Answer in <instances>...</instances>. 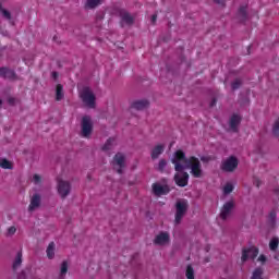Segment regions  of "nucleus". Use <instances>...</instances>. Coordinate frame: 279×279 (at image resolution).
Masks as SVG:
<instances>
[{"mask_svg": "<svg viewBox=\"0 0 279 279\" xmlns=\"http://www.w3.org/2000/svg\"><path fill=\"white\" fill-rule=\"evenodd\" d=\"M171 162L174 165L175 171H186V169H191L193 178L202 177V162H199V159L196 157L186 158V154H184V151L177 150L172 155Z\"/></svg>", "mask_w": 279, "mask_h": 279, "instance_id": "1", "label": "nucleus"}, {"mask_svg": "<svg viewBox=\"0 0 279 279\" xmlns=\"http://www.w3.org/2000/svg\"><path fill=\"white\" fill-rule=\"evenodd\" d=\"M80 97L87 108H95V101L97 98L95 97V93H93L90 87H84L80 93Z\"/></svg>", "mask_w": 279, "mask_h": 279, "instance_id": "2", "label": "nucleus"}, {"mask_svg": "<svg viewBox=\"0 0 279 279\" xmlns=\"http://www.w3.org/2000/svg\"><path fill=\"white\" fill-rule=\"evenodd\" d=\"M236 167H239V159L235 156H230L229 158L222 160L220 165L221 171H225L226 173L236 171Z\"/></svg>", "mask_w": 279, "mask_h": 279, "instance_id": "3", "label": "nucleus"}, {"mask_svg": "<svg viewBox=\"0 0 279 279\" xmlns=\"http://www.w3.org/2000/svg\"><path fill=\"white\" fill-rule=\"evenodd\" d=\"M81 128V136L83 138H90V134H93V120L90 116L83 117Z\"/></svg>", "mask_w": 279, "mask_h": 279, "instance_id": "4", "label": "nucleus"}, {"mask_svg": "<svg viewBox=\"0 0 279 279\" xmlns=\"http://www.w3.org/2000/svg\"><path fill=\"white\" fill-rule=\"evenodd\" d=\"M177 213H175V219H174V223H180L182 221V218L184 217V215H186V210L189 209V202L186 201H179L177 202Z\"/></svg>", "mask_w": 279, "mask_h": 279, "instance_id": "5", "label": "nucleus"}, {"mask_svg": "<svg viewBox=\"0 0 279 279\" xmlns=\"http://www.w3.org/2000/svg\"><path fill=\"white\" fill-rule=\"evenodd\" d=\"M112 166L118 173H123V168L125 167V156L121 153L116 154L112 160Z\"/></svg>", "mask_w": 279, "mask_h": 279, "instance_id": "6", "label": "nucleus"}, {"mask_svg": "<svg viewBox=\"0 0 279 279\" xmlns=\"http://www.w3.org/2000/svg\"><path fill=\"white\" fill-rule=\"evenodd\" d=\"M174 182L178 186L184 187L189 184V172L177 171L174 175Z\"/></svg>", "mask_w": 279, "mask_h": 279, "instance_id": "7", "label": "nucleus"}, {"mask_svg": "<svg viewBox=\"0 0 279 279\" xmlns=\"http://www.w3.org/2000/svg\"><path fill=\"white\" fill-rule=\"evenodd\" d=\"M58 193L64 199V197L69 196V193H71V183L69 181H62L60 180L58 182Z\"/></svg>", "mask_w": 279, "mask_h": 279, "instance_id": "8", "label": "nucleus"}, {"mask_svg": "<svg viewBox=\"0 0 279 279\" xmlns=\"http://www.w3.org/2000/svg\"><path fill=\"white\" fill-rule=\"evenodd\" d=\"M171 189H169V185H163L160 183H154L153 184V193L157 197H162V195H168L170 193Z\"/></svg>", "mask_w": 279, "mask_h": 279, "instance_id": "9", "label": "nucleus"}, {"mask_svg": "<svg viewBox=\"0 0 279 279\" xmlns=\"http://www.w3.org/2000/svg\"><path fill=\"white\" fill-rule=\"evenodd\" d=\"M40 204H43V197L40 194H33L31 197V203L28 205V213H34V210H38L40 208Z\"/></svg>", "mask_w": 279, "mask_h": 279, "instance_id": "10", "label": "nucleus"}, {"mask_svg": "<svg viewBox=\"0 0 279 279\" xmlns=\"http://www.w3.org/2000/svg\"><path fill=\"white\" fill-rule=\"evenodd\" d=\"M170 241L171 236L169 235V232H160L155 236L154 244L165 246L169 245Z\"/></svg>", "mask_w": 279, "mask_h": 279, "instance_id": "11", "label": "nucleus"}, {"mask_svg": "<svg viewBox=\"0 0 279 279\" xmlns=\"http://www.w3.org/2000/svg\"><path fill=\"white\" fill-rule=\"evenodd\" d=\"M256 256H258V248L252 246L250 248H243L242 250V257L241 260L242 263H245L248 260V258H256Z\"/></svg>", "mask_w": 279, "mask_h": 279, "instance_id": "12", "label": "nucleus"}, {"mask_svg": "<svg viewBox=\"0 0 279 279\" xmlns=\"http://www.w3.org/2000/svg\"><path fill=\"white\" fill-rule=\"evenodd\" d=\"M234 208V202L233 201H229L227 202L220 211V219H222L223 221H226V219H228V217H230V215H232V210Z\"/></svg>", "mask_w": 279, "mask_h": 279, "instance_id": "13", "label": "nucleus"}, {"mask_svg": "<svg viewBox=\"0 0 279 279\" xmlns=\"http://www.w3.org/2000/svg\"><path fill=\"white\" fill-rule=\"evenodd\" d=\"M165 153V144L156 145L150 151L151 160H158L160 156Z\"/></svg>", "mask_w": 279, "mask_h": 279, "instance_id": "14", "label": "nucleus"}, {"mask_svg": "<svg viewBox=\"0 0 279 279\" xmlns=\"http://www.w3.org/2000/svg\"><path fill=\"white\" fill-rule=\"evenodd\" d=\"M240 124H241V117L239 114H233L229 121V126L231 132H239Z\"/></svg>", "mask_w": 279, "mask_h": 279, "instance_id": "15", "label": "nucleus"}, {"mask_svg": "<svg viewBox=\"0 0 279 279\" xmlns=\"http://www.w3.org/2000/svg\"><path fill=\"white\" fill-rule=\"evenodd\" d=\"M114 147H117V138L110 137L102 146V151H105L106 154H110V151H112Z\"/></svg>", "mask_w": 279, "mask_h": 279, "instance_id": "16", "label": "nucleus"}, {"mask_svg": "<svg viewBox=\"0 0 279 279\" xmlns=\"http://www.w3.org/2000/svg\"><path fill=\"white\" fill-rule=\"evenodd\" d=\"M0 77H4V80H14L16 73L8 68H0Z\"/></svg>", "mask_w": 279, "mask_h": 279, "instance_id": "17", "label": "nucleus"}, {"mask_svg": "<svg viewBox=\"0 0 279 279\" xmlns=\"http://www.w3.org/2000/svg\"><path fill=\"white\" fill-rule=\"evenodd\" d=\"M149 101L143 99V100H136L132 102L131 108L134 110H145V108H148Z\"/></svg>", "mask_w": 279, "mask_h": 279, "instance_id": "18", "label": "nucleus"}, {"mask_svg": "<svg viewBox=\"0 0 279 279\" xmlns=\"http://www.w3.org/2000/svg\"><path fill=\"white\" fill-rule=\"evenodd\" d=\"M120 16L122 19V23H125L126 25H132L134 23V16L126 11H121Z\"/></svg>", "mask_w": 279, "mask_h": 279, "instance_id": "19", "label": "nucleus"}, {"mask_svg": "<svg viewBox=\"0 0 279 279\" xmlns=\"http://www.w3.org/2000/svg\"><path fill=\"white\" fill-rule=\"evenodd\" d=\"M47 257L51 260L56 256V243L50 242L46 250Z\"/></svg>", "mask_w": 279, "mask_h": 279, "instance_id": "20", "label": "nucleus"}, {"mask_svg": "<svg viewBox=\"0 0 279 279\" xmlns=\"http://www.w3.org/2000/svg\"><path fill=\"white\" fill-rule=\"evenodd\" d=\"M101 1L104 0H87L85 3V10H95L97 5H101Z\"/></svg>", "mask_w": 279, "mask_h": 279, "instance_id": "21", "label": "nucleus"}, {"mask_svg": "<svg viewBox=\"0 0 279 279\" xmlns=\"http://www.w3.org/2000/svg\"><path fill=\"white\" fill-rule=\"evenodd\" d=\"M22 263H23V252L20 251L16 254V257L13 262V271H16V269H19V267H21Z\"/></svg>", "mask_w": 279, "mask_h": 279, "instance_id": "22", "label": "nucleus"}, {"mask_svg": "<svg viewBox=\"0 0 279 279\" xmlns=\"http://www.w3.org/2000/svg\"><path fill=\"white\" fill-rule=\"evenodd\" d=\"M68 271H69V263L62 262L61 268H60L59 279H64V278H66Z\"/></svg>", "mask_w": 279, "mask_h": 279, "instance_id": "23", "label": "nucleus"}, {"mask_svg": "<svg viewBox=\"0 0 279 279\" xmlns=\"http://www.w3.org/2000/svg\"><path fill=\"white\" fill-rule=\"evenodd\" d=\"M64 87L62 85H57V90H56V100L57 101H62L64 99Z\"/></svg>", "mask_w": 279, "mask_h": 279, "instance_id": "24", "label": "nucleus"}, {"mask_svg": "<svg viewBox=\"0 0 279 279\" xmlns=\"http://www.w3.org/2000/svg\"><path fill=\"white\" fill-rule=\"evenodd\" d=\"M238 15L240 21H245L247 19V7H241L239 9Z\"/></svg>", "mask_w": 279, "mask_h": 279, "instance_id": "25", "label": "nucleus"}, {"mask_svg": "<svg viewBox=\"0 0 279 279\" xmlns=\"http://www.w3.org/2000/svg\"><path fill=\"white\" fill-rule=\"evenodd\" d=\"M165 169H167V159H160L156 167V170L160 173H163Z\"/></svg>", "mask_w": 279, "mask_h": 279, "instance_id": "26", "label": "nucleus"}, {"mask_svg": "<svg viewBox=\"0 0 279 279\" xmlns=\"http://www.w3.org/2000/svg\"><path fill=\"white\" fill-rule=\"evenodd\" d=\"M263 274H264L263 268H260V267L255 268V270L253 271V275H252L251 279H263Z\"/></svg>", "mask_w": 279, "mask_h": 279, "instance_id": "27", "label": "nucleus"}, {"mask_svg": "<svg viewBox=\"0 0 279 279\" xmlns=\"http://www.w3.org/2000/svg\"><path fill=\"white\" fill-rule=\"evenodd\" d=\"M278 245H279V239L272 238L269 242V247H270L271 252H276L278 250Z\"/></svg>", "mask_w": 279, "mask_h": 279, "instance_id": "28", "label": "nucleus"}, {"mask_svg": "<svg viewBox=\"0 0 279 279\" xmlns=\"http://www.w3.org/2000/svg\"><path fill=\"white\" fill-rule=\"evenodd\" d=\"M185 276L187 279H195V270L193 269V266L187 265Z\"/></svg>", "mask_w": 279, "mask_h": 279, "instance_id": "29", "label": "nucleus"}, {"mask_svg": "<svg viewBox=\"0 0 279 279\" xmlns=\"http://www.w3.org/2000/svg\"><path fill=\"white\" fill-rule=\"evenodd\" d=\"M0 167L2 169H12V163L5 158H0Z\"/></svg>", "mask_w": 279, "mask_h": 279, "instance_id": "30", "label": "nucleus"}, {"mask_svg": "<svg viewBox=\"0 0 279 279\" xmlns=\"http://www.w3.org/2000/svg\"><path fill=\"white\" fill-rule=\"evenodd\" d=\"M233 191H234V185H232L231 183H227L223 187L225 195H230V193H232Z\"/></svg>", "mask_w": 279, "mask_h": 279, "instance_id": "31", "label": "nucleus"}, {"mask_svg": "<svg viewBox=\"0 0 279 279\" xmlns=\"http://www.w3.org/2000/svg\"><path fill=\"white\" fill-rule=\"evenodd\" d=\"M241 84H243L241 78H235L231 84L232 90H238V88H241Z\"/></svg>", "mask_w": 279, "mask_h": 279, "instance_id": "32", "label": "nucleus"}, {"mask_svg": "<svg viewBox=\"0 0 279 279\" xmlns=\"http://www.w3.org/2000/svg\"><path fill=\"white\" fill-rule=\"evenodd\" d=\"M1 13H2V16H4V17L7 19V21H11L12 14L10 13V11L3 9V10L1 11Z\"/></svg>", "mask_w": 279, "mask_h": 279, "instance_id": "33", "label": "nucleus"}, {"mask_svg": "<svg viewBox=\"0 0 279 279\" xmlns=\"http://www.w3.org/2000/svg\"><path fill=\"white\" fill-rule=\"evenodd\" d=\"M41 181H43V179L40 178V175H38V174L33 175L34 184L38 185V184H40Z\"/></svg>", "mask_w": 279, "mask_h": 279, "instance_id": "34", "label": "nucleus"}, {"mask_svg": "<svg viewBox=\"0 0 279 279\" xmlns=\"http://www.w3.org/2000/svg\"><path fill=\"white\" fill-rule=\"evenodd\" d=\"M16 234V227H10L8 229V236H14Z\"/></svg>", "mask_w": 279, "mask_h": 279, "instance_id": "35", "label": "nucleus"}, {"mask_svg": "<svg viewBox=\"0 0 279 279\" xmlns=\"http://www.w3.org/2000/svg\"><path fill=\"white\" fill-rule=\"evenodd\" d=\"M258 262H259V263H266V262H267V257H266L265 255H260V256L258 257Z\"/></svg>", "mask_w": 279, "mask_h": 279, "instance_id": "36", "label": "nucleus"}, {"mask_svg": "<svg viewBox=\"0 0 279 279\" xmlns=\"http://www.w3.org/2000/svg\"><path fill=\"white\" fill-rule=\"evenodd\" d=\"M201 160H202V162H209L210 157L203 156V157H201Z\"/></svg>", "mask_w": 279, "mask_h": 279, "instance_id": "37", "label": "nucleus"}, {"mask_svg": "<svg viewBox=\"0 0 279 279\" xmlns=\"http://www.w3.org/2000/svg\"><path fill=\"white\" fill-rule=\"evenodd\" d=\"M215 3H218V5H225L226 2L223 0H214Z\"/></svg>", "mask_w": 279, "mask_h": 279, "instance_id": "38", "label": "nucleus"}, {"mask_svg": "<svg viewBox=\"0 0 279 279\" xmlns=\"http://www.w3.org/2000/svg\"><path fill=\"white\" fill-rule=\"evenodd\" d=\"M157 19H158V15H157V14H154V15L151 16V23H153V24L156 23Z\"/></svg>", "mask_w": 279, "mask_h": 279, "instance_id": "39", "label": "nucleus"}, {"mask_svg": "<svg viewBox=\"0 0 279 279\" xmlns=\"http://www.w3.org/2000/svg\"><path fill=\"white\" fill-rule=\"evenodd\" d=\"M214 106H217V99L215 98L210 102V108H213Z\"/></svg>", "mask_w": 279, "mask_h": 279, "instance_id": "40", "label": "nucleus"}, {"mask_svg": "<svg viewBox=\"0 0 279 279\" xmlns=\"http://www.w3.org/2000/svg\"><path fill=\"white\" fill-rule=\"evenodd\" d=\"M270 219H276V213L274 211L270 213Z\"/></svg>", "mask_w": 279, "mask_h": 279, "instance_id": "41", "label": "nucleus"}, {"mask_svg": "<svg viewBox=\"0 0 279 279\" xmlns=\"http://www.w3.org/2000/svg\"><path fill=\"white\" fill-rule=\"evenodd\" d=\"M52 77L56 80L58 77V72H53Z\"/></svg>", "mask_w": 279, "mask_h": 279, "instance_id": "42", "label": "nucleus"}, {"mask_svg": "<svg viewBox=\"0 0 279 279\" xmlns=\"http://www.w3.org/2000/svg\"><path fill=\"white\" fill-rule=\"evenodd\" d=\"M254 184H256V186L258 187V186H260V181L256 180V181L254 182Z\"/></svg>", "mask_w": 279, "mask_h": 279, "instance_id": "43", "label": "nucleus"}, {"mask_svg": "<svg viewBox=\"0 0 279 279\" xmlns=\"http://www.w3.org/2000/svg\"><path fill=\"white\" fill-rule=\"evenodd\" d=\"M3 10V4L0 2V12Z\"/></svg>", "mask_w": 279, "mask_h": 279, "instance_id": "44", "label": "nucleus"}, {"mask_svg": "<svg viewBox=\"0 0 279 279\" xmlns=\"http://www.w3.org/2000/svg\"><path fill=\"white\" fill-rule=\"evenodd\" d=\"M3 104V101L0 99V106Z\"/></svg>", "mask_w": 279, "mask_h": 279, "instance_id": "45", "label": "nucleus"}]
</instances>
